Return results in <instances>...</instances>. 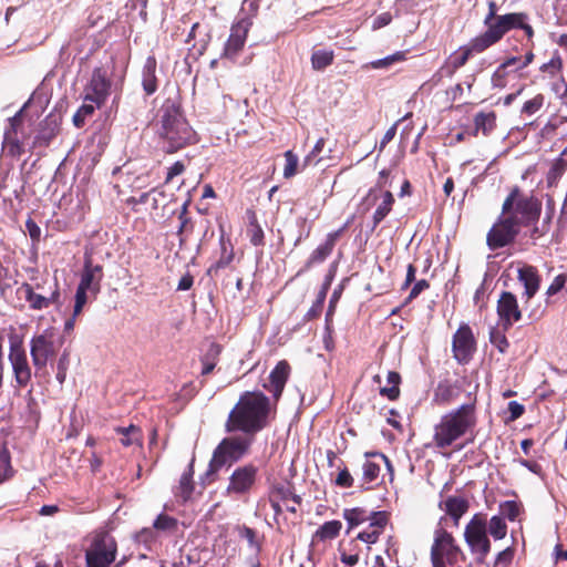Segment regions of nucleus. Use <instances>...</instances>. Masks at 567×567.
Wrapping results in <instances>:
<instances>
[{
  "instance_id": "50",
  "label": "nucleus",
  "mask_w": 567,
  "mask_h": 567,
  "mask_svg": "<svg viewBox=\"0 0 567 567\" xmlns=\"http://www.w3.org/2000/svg\"><path fill=\"white\" fill-rule=\"evenodd\" d=\"M135 539L140 544H144L146 547H151V544L155 542L156 535H155V528L146 527L143 528L141 532H138L135 536Z\"/></svg>"
},
{
  "instance_id": "5",
  "label": "nucleus",
  "mask_w": 567,
  "mask_h": 567,
  "mask_svg": "<svg viewBox=\"0 0 567 567\" xmlns=\"http://www.w3.org/2000/svg\"><path fill=\"white\" fill-rule=\"evenodd\" d=\"M254 441V435H238L225 437L216 446L213 457L205 473V478L209 482L215 481V475L225 466L229 467L239 461L249 450Z\"/></svg>"
},
{
  "instance_id": "16",
  "label": "nucleus",
  "mask_w": 567,
  "mask_h": 567,
  "mask_svg": "<svg viewBox=\"0 0 567 567\" xmlns=\"http://www.w3.org/2000/svg\"><path fill=\"white\" fill-rule=\"evenodd\" d=\"M474 337L467 324L461 326L453 336L452 348L458 362H467L474 351Z\"/></svg>"
},
{
  "instance_id": "57",
  "label": "nucleus",
  "mask_w": 567,
  "mask_h": 567,
  "mask_svg": "<svg viewBox=\"0 0 567 567\" xmlns=\"http://www.w3.org/2000/svg\"><path fill=\"white\" fill-rule=\"evenodd\" d=\"M185 171V165L177 161L167 171L165 183H169L175 176L181 175Z\"/></svg>"
},
{
  "instance_id": "12",
  "label": "nucleus",
  "mask_w": 567,
  "mask_h": 567,
  "mask_svg": "<svg viewBox=\"0 0 567 567\" xmlns=\"http://www.w3.org/2000/svg\"><path fill=\"white\" fill-rule=\"evenodd\" d=\"M258 468L252 464L237 467L229 476L226 493L230 496H243L248 494L257 481Z\"/></svg>"
},
{
  "instance_id": "35",
  "label": "nucleus",
  "mask_w": 567,
  "mask_h": 567,
  "mask_svg": "<svg viewBox=\"0 0 567 567\" xmlns=\"http://www.w3.org/2000/svg\"><path fill=\"white\" fill-rule=\"evenodd\" d=\"M333 61V52L328 50H317L311 55L312 68L321 71L329 66Z\"/></svg>"
},
{
  "instance_id": "58",
  "label": "nucleus",
  "mask_w": 567,
  "mask_h": 567,
  "mask_svg": "<svg viewBox=\"0 0 567 567\" xmlns=\"http://www.w3.org/2000/svg\"><path fill=\"white\" fill-rule=\"evenodd\" d=\"M513 557L514 549L512 547H507L497 554L495 564L508 565L513 560Z\"/></svg>"
},
{
  "instance_id": "19",
  "label": "nucleus",
  "mask_w": 567,
  "mask_h": 567,
  "mask_svg": "<svg viewBox=\"0 0 567 567\" xmlns=\"http://www.w3.org/2000/svg\"><path fill=\"white\" fill-rule=\"evenodd\" d=\"M290 367L287 361H279L271 370L268 378L264 381L262 386L278 400L284 391L288 380Z\"/></svg>"
},
{
  "instance_id": "45",
  "label": "nucleus",
  "mask_w": 567,
  "mask_h": 567,
  "mask_svg": "<svg viewBox=\"0 0 567 567\" xmlns=\"http://www.w3.org/2000/svg\"><path fill=\"white\" fill-rule=\"evenodd\" d=\"M368 520L370 522V529L382 533L388 524V514L385 512H372Z\"/></svg>"
},
{
  "instance_id": "18",
  "label": "nucleus",
  "mask_w": 567,
  "mask_h": 567,
  "mask_svg": "<svg viewBox=\"0 0 567 567\" xmlns=\"http://www.w3.org/2000/svg\"><path fill=\"white\" fill-rule=\"evenodd\" d=\"M103 267L101 265H94L90 257H85L78 287L89 290L93 297H96L101 291Z\"/></svg>"
},
{
  "instance_id": "51",
  "label": "nucleus",
  "mask_w": 567,
  "mask_h": 567,
  "mask_svg": "<svg viewBox=\"0 0 567 567\" xmlns=\"http://www.w3.org/2000/svg\"><path fill=\"white\" fill-rule=\"evenodd\" d=\"M258 8V0H244L237 20L244 17H250L252 20V18L257 14Z\"/></svg>"
},
{
  "instance_id": "38",
  "label": "nucleus",
  "mask_w": 567,
  "mask_h": 567,
  "mask_svg": "<svg viewBox=\"0 0 567 567\" xmlns=\"http://www.w3.org/2000/svg\"><path fill=\"white\" fill-rule=\"evenodd\" d=\"M177 525L176 518L166 514H159L153 523V528L159 532H173L177 528Z\"/></svg>"
},
{
  "instance_id": "53",
  "label": "nucleus",
  "mask_w": 567,
  "mask_h": 567,
  "mask_svg": "<svg viewBox=\"0 0 567 567\" xmlns=\"http://www.w3.org/2000/svg\"><path fill=\"white\" fill-rule=\"evenodd\" d=\"M241 536L247 540L249 546L254 549V551H255L254 556L257 557V554L260 550V544L257 539V534H256L255 529H252L250 527H244V529L241 532Z\"/></svg>"
},
{
  "instance_id": "8",
  "label": "nucleus",
  "mask_w": 567,
  "mask_h": 567,
  "mask_svg": "<svg viewBox=\"0 0 567 567\" xmlns=\"http://www.w3.org/2000/svg\"><path fill=\"white\" fill-rule=\"evenodd\" d=\"M25 106L27 104L8 120L2 141V153L7 156L18 157L24 151L23 111Z\"/></svg>"
},
{
  "instance_id": "60",
  "label": "nucleus",
  "mask_w": 567,
  "mask_h": 567,
  "mask_svg": "<svg viewBox=\"0 0 567 567\" xmlns=\"http://www.w3.org/2000/svg\"><path fill=\"white\" fill-rule=\"evenodd\" d=\"M427 288L429 282L425 279L416 281L409 293L408 301L416 298L423 290Z\"/></svg>"
},
{
  "instance_id": "6",
  "label": "nucleus",
  "mask_w": 567,
  "mask_h": 567,
  "mask_svg": "<svg viewBox=\"0 0 567 567\" xmlns=\"http://www.w3.org/2000/svg\"><path fill=\"white\" fill-rule=\"evenodd\" d=\"M463 555L461 548L449 532L437 528L431 547V561L433 567H453Z\"/></svg>"
},
{
  "instance_id": "17",
  "label": "nucleus",
  "mask_w": 567,
  "mask_h": 567,
  "mask_svg": "<svg viewBox=\"0 0 567 567\" xmlns=\"http://www.w3.org/2000/svg\"><path fill=\"white\" fill-rule=\"evenodd\" d=\"M497 313L504 326V330H508L514 322L522 318V312L518 308L517 298L514 293L504 291L497 302Z\"/></svg>"
},
{
  "instance_id": "24",
  "label": "nucleus",
  "mask_w": 567,
  "mask_h": 567,
  "mask_svg": "<svg viewBox=\"0 0 567 567\" xmlns=\"http://www.w3.org/2000/svg\"><path fill=\"white\" fill-rule=\"evenodd\" d=\"M157 61L154 55H148L142 68V86L146 95L154 94L158 89L156 76Z\"/></svg>"
},
{
  "instance_id": "55",
  "label": "nucleus",
  "mask_w": 567,
  "mask_h": 567,
  "mask_svg": "<svg viewBox=\"0 0 567 567\" xmlns=\"http://www.w3.org/2000/svg\"><path fill=\"white\" fill-rule=\"evenodd\" d=\"M566 167H567V159L557 158L549 169L548 179L553 181V179L559 178L563 175V173L565 172Z\"/></svg>"
},
{
  "instance_id": "64",
  "label": "nucleus",
  "mask_w": 567,
  "mask_h": 567,
  "mask_svg": "<svg viewBox=\"0 0 567 567\" xmlns=\"http://www.w3.org/2000/svg\"><path fill=\"white\" fill-rule=\"evenodd\" d=\"M380 394L389 400H396L400 395V389L398 385L384 386L380 389Z\"/></svg>"
},
{
  "instance_id": "36",
  "label": "nucleus",
  "mask_w": 567,
  "mask_h": 567,
  "mask_svg": "<svg viewBox=\"0 0 567 567\" xmlns=\"http://www.w3.org/2000/svg\"><path fill=\"white\" fill-rule=\"evenodd\" d=\"M506 32L513 29H518L522 25L523 20H527V14L523 12H512L503 16H498Z\"/></svg>"
},
{
  "instance_id": "1",
  "label": "nucleus",
  "mask_w": 567,
  "mask_h": 567,
  "mask_svg": "<svg viewBox=\"0 0 567 567\" xmlns=\"http://www.w3.org/2000/svg\"><path fill=\"white\" fill-rule=\"evenodd\" d=\"M504 217L493 225L487 234V246L491 250L511 244L520 226L535 224L542 212V203L532 195H524L515 187L506 197L503 208Z\"/></svg>"
},
{
  "instance_id": "13",
  "label": "nucleus",
  "mask_w": 567,
  "mask_h": 567,
  "mask_svg": "<svg viewBox=\"0 0 567 567\" xmlns=\"http://www.w3.org/2000/svg\"><path fill=\"white\" fill-rule=\"evenodd\" d=\"M30 354L35 369V377L47 374L48 361L55 354L53 341L45 334L33 337L30 341Z\"/></svg>"
},
{
  "instance_id": "7",
  "label": "nucleus",
  "mask_w": 567,
  "mask_h": 567,
  "mask_svg": "<svg viewBox=\"0 0 567 567\" xmlns=\"http://www.w3.org/2000/svg\"><path fill=\"white\" fill-rule=\"evenodd\" d=\"M464 538L477 563H483L491 550L486 519L475 514L464 530Z\"/></svg>"
},
{
  "instance_id": "32",
  "label": "nucleus",
  "mask_w": 567,
  "mask_h": 567,
  "mask_svg": "<svg viewBox=\"0 0 567 567\" xmlns=\"http://www.w3.org/2000/svg\"><path fill=\"white\" fill-rule=\"evenodd\" d=\"M457 395V389L449 382H440L435 390V401L440 404H449Z\"/></svg>"
},
{
  "instance_id": "34",
  "label": "nucleus",
  "mask_w": 567,
  "mask_h": 567,
  "mask_svg": "<svg viewBox=\"0 0 567 567\" xmlns=\"http://www.w3.org/2000/svg\"><path fill=\"white\" fill-rule=\"evenodd\" d=\"M504 326L492 327L489 329V342L501 352L505 353L509 347L508 340L505 336Z\"/></svg>"
},
{
  "instance_id": "20",
  "label": "nucleus",
  "mask_w": 567,
  "mask_h": 567,
  "mask_svg": "<svg viewBox=\"0 0 567 567\" xmlns=\"http://www.w3.org/2000/svg\"><path fill=\"white\" fill-rule=\"evenodd\" d=\"M60 130V121L56 115H48L39 125L38 133L30 146V150L37 147H47L51 141L58 135Z\"/></svg>"
},
{
  "instance_id": "61",
  "label": "nucleus",
  "mask_w": 567,
  "mask_h": 567,
  "mask_svg": "<svg viewBox=\"0 0 567 567\" xmlns=\"http://www.w3.org/2000/svg\"><path fill=\"white\" fill-rule=\"evenodd\" d=\"M392 21V14L390 12H383L373 20V29H380L388 25Z\"/></svg>"
},
{
  "instance_id": "47",
  "label": "nucleus",
  "mask_w": 567,
  "mask_h": 567,
  "mask_svg": "<svg viewBox=\"0 0 567 567\" xmlns=\"http://www.w3.org/2000/svg\"><path fill=\"white\" fill-rule=\"evenodd\" d=\"M554 131H558V134L563 138L567 137V116L566 117H560L556 122H549L543 128V132L545 134H549V133H551Z\"/></svg>"
},
{
  "instance_id": "10",
  "label": "nucleus",
  "mask_w": 567,
  "mask_h": 567,
  "mask_svg": "<svg viewBox=\"0 0 567 567\" xmlns=\"http://www.w3.org/2000/svg\"><path fill=\"white\" fill-rule=\"evenodd\" d=\"M18 296H23L25 301L29 303V308L31 310H44L50 306H59L60 302V286L58 280H54L52 285H50V293H38L34 291L33 285L29 282H23L17 289Z\"/></svg>"
},
{
  "instance_id": "29",
  "label": "nucleus",
  "mask_w": 567,
  "mask_h": 567,
  "mask_svg": "<svg viewBox=\"0 0 567 567\" xmlns=\"http://www.w3.org/2000/svg\"><path fill=\"white\" fill-rule=\"evenodd\" d=\"M496 116L493 112H480L474 117V126L476 132L488 135L495 127Z\"/></svg>"
},
{
  "instance_id": "41",
  "label": "nucleus",
  "mask_w": 567,
  "mask_h": 567,
  "mask_svg": "<svg viewBox=\"0 0 567 567\" xmlns=\"http://www.w3.org/2000/svg\"><path fill=\"white\" fill-rule=\"evenodd\" d=\"M343 517L347 520L350 528H353V527L362 524L363 522L368 520L365 511H363L361 508L346 509Z\"/></svg>"
},
{
  "instance_id": "31",
  "label": "nucleus",
  "mask_w": 567,
  "mask_h": 567,
  "mask_svg": "<svg viewBox=\"0 0 567 567\" xmlns=\"http://www.w3.org/2000/svg\"><path fill=\"white\" fill-rule=\"evenodd\" d=\"M476 39H472L466 45L460 48V54L455 56L452 61L453 70H457L461 66L465 65L468 59L475 54L481 53L484 50H478L475 45Z\"/></svg>"
},
{
  "instance_id": "39",
  "label": "nucleus",
  "mask_w": 567,
  "mask_h": 567,
  "mask_svg": "<svg viewBox=\"0 0 567 567\" xmlns=\"http://www.w3.org/2000/svg\"><path fill=\"white\" fill-rule=\"evenodd\" d=\"M342 524L340 520L326 522L318 530V535L322 539H333L341 530Z\"/></svg>"
},
{
  "instance_id": "63",
  "label": "nucleus",
  "mask_w": 567,
  "mask_h": 567,
  "mask_svg": "<svg viewBox=\"0 0 567 567\" xmlns=\"http://www.w3.org/2000/svg\"><path fill=\"white\" fill-rule=\"evenodd\" d=\"M56 280L55 278L54 279H49V278H42L41 281H38L33 285L34 287V291L37 292L40 291L39 293H44V295H48L50 293V285H52V282Z\"/></svg>"
},
{
  "instance_id": "9",
  "label": "nucleus",
  "mask_w": 567,
  "mask_h": 567,
  "mask_svg": "<svg viewBox=\"0 0 567 567\" xmlns=\"http://www.w3.org/2000/svg\"><path fill=\"white\" fill-rule=\"evenodd\" d=\"M116 543L110 535H100L94 538L85 553L86 567H110L115 560Z\"/></svg>"
},
{
  "instance_id": "25",
  "label": "nucleus",
  "mask_w": 567,
  "mask_h": 567,
  "mask_svg": "<svg viewBox=\"0 0 567 567\" xmlns=\"http://www.w3.org/2000/svg\"><path fill=\"white\" fill-rule=\"evenodd\" d=\"M518 62H520V56H511L501 63L492 74V86L496 89H504L507 85V78L511 73L516 72L515 65Z\"/></svg>"
},
{
  "instance_id": "28",
  "label": "nucleus",
  "mask_w": 567,
  "mask_h": 567,
  "mask_svg": "<svg viewBox=\"0 0 567 567\" xmlns=\"http://www.w3.org/2000/svg\"><path fill=\"white\" fill-rule=\"evenodd\" d=\"M468 509V503L462 497H449L445 501V511L454 519L455 524H458L460 518Z\"/></svg>"
},
{
  "instance_id": "42",
  "label": "nucleus",
  "mask_w": 567,
  "mask_h": 567,
  "mask_svg": "<svg viewBox=\"0 0 567 567\" xmlns=\"http://www.w3.org/2000/svg\"><path fill=\"white\" fill-rule=\"evenodd\" d=\"M404 59H405V53L402 51H398V52L390 54L385 58L372 61L370 63V65L372 69H386L396 62L403 61Z\"/></svg>"
},
{
  "instance_id": "30",
  "label": "nucleus",
  "mask_w": 567,
  "mask_h": 567,
  "mask_svg": "<svg viewBox=\"0 0 567 567\" xmlns=\"http://www.w3.org/2000/svg\"><path fill=\"white\" fill-rule=\"evenodd\" d=\"M394 197L391 192L386 190L382 195V203L377 207L373 214V229L386 217L391 212Z\"/></svg>"
},
{
  "instance_id": "37",
  "label": "nucleus",
  "mask_w": 567,
  "mask_h": 567,
  "mask_svg": "<svg viewBox=\"0 0 567 567\" xmlns=\"http://www.w3.org/2000/svg\"><path fill=\"white\" fill-rule=\"evenodd\" d=\"M488 533L494 537V539L504 538L507 533L505 519L497 515L493 516L488 524Z\"/></svg>"
},
{
  "instance_id": "15",
  "label": "nucleus",
  "mask_w": 567,
  "mask_h": 567,
  "mask_svg": "<svg viewBox=\"0 0 567 567\" xmlns=\"http://www.w3.org/2000/svg\"><path fill=\"white\" fill-rule=\"evenodd\" d=\"M9 361L12 367L14 380L19 388H27L31 382V368L24 349L17 343L10 346Z\"/></svg>"
},
{
  "instance_id": "52",
  "label": "nucleus",
  "mask_w": 567,
  "mask_h": 567,
  "mask_svg": "<svg viewBox=\"0 0 567 567\" xmlns=\"http://www.w3.org/2000/svg\"><path fill=\"white\" fill-rule=\"evenodd\" d=\"M563 62L560 55L556 52L555 55L540 66L542 72H547L555 75L561 69Z\"/></svg>"
},
{
  "instance_id": "2",
  "label": "nucleus",
  "mask_w": 567,
  "mask_h": 567,
  "mask_svg": "<svg viewBox=\"0 0 567 567\" xmlns=\"http://www.w3.org/2000/svg\"><path fill=\"white\" fill-rule=\"evenodd\" d=\"M156 134L162 151L174 154L197 142V134L186 120L179 104L166 100L158 111Z\"/></svg>"
},
{
  "instance_id": "23",
  "label": "nucleus",
  "mask_w": 567,
  "mask_h": 567,
  "mask_svg": "<svg viewBox=\"0 0 567 567\" xmlns=\"http://www.w3.org/2000/svg\"><path fill=\"white\" fill-rule=\"evenodd\" d=\"M518 280L524 286L522 298L527 302L539 289V276L533 266H524L518 269Z\"/></svg>"
},
{
  "instance_id": "49",
  "label": "nucleus",
  "mask_w": 567,
  "mask_h": 567,
  "mask_svg": "<svg viewBox=\"0 0 567 567\" xmlns=\"http://www.w3.org/2000/svg\"><path fill=\"white\" fill-rule=\"evenodd\" d=\"M10 455L6 449H0V483L11 474Z\"/></svg>"
},
{
  "instance_id": "56",
  "label": "nucleus",
  "mask_w": 567,
  "mask_h": 567,
  "mask_svg": "<svg viewBox=\"0 0 567 567\" xmlns=\"http://www.w3.org/2000/svg\"><path fill=\"white\" fill-rule=\"evenodd\" d=\"M380 535H381V533H379L374 529H370V525H369L367 529H364L358 534L357 538L367 544H374L378 540Z\"/></svg>"
},
{
  "instance_id": "3",
  "label": "nucleus",
  "mask_w": 567,
  "mask_h": 567,
  "mask_svg": "<svg viewBox=\"0 0 567 567\" xmlns=\"http://www.w3.org/2000/svg\"><path fill=\"white\" fill-rule=\"evenodd\" d=\"M269 410L270 401L267 395L259 391H246L230 411L226 430L255 435L266 426Z\"/></svg>"
},
{
  "instance_id": "4",
  "label": "nucleus",
  "mask_w": 567,
  "mask_h": 567,
  "mask_svg": "<svg viewBox=\"0 0 567 567\" xmlns=\"http://www.w3.org/2000/svg\"><path fill=\"white\" fill-rule=\"evenodd\" d=\"M476 425L475 404L465 403L444 414L434 429V441L437 447L451 446L456 440L472 431Z\"/></svg>"
},
{
  "instance_id": "21",
  "label": "nucleus",
  "mask_w": 567,
  "mask_h": 567,
  "mask_svg": "<svg viewBox=\"0 0 567 567\" xmlns=\"http://www.w3.org/2000/svg\"><path fill=\"white\" fill-rule=\"evenodd\" d=\"M348 224L343 225L340 229L329 233L323 244L319 245L310 255L306 262V268H310L313 265L323 262L332 252L337 240L342 235Z\"/></svg>"
},
{
  "instance_id": "59",
  "label": "nucleus",
  "mask_w": 567,
  "mask_h": 567,
  "mask_svg": "<svg viewBox=\"0 0 567 567\" xmlns=\"http://www.w3.org/2000/svg\"><path fill=\"white\" fill-rule=\"evenodd\" d=\"M508 412L511 414V420H517L523 415L525 412V408L523 404L518 403L517 401H511L508 403Z\"/></svg>"
},
{
  "instance_id": "48",
  "label": "nucleus",
  "mask_w": 567,
  "mask_h": 567,
  "mask_svg": "<svg viewBox=\"0 0 567 567\" xmlns=\"http://www.w3.org/2000/svg\"><path fill=\"white\" fill-rule=\"evenodd\" d=\"M286 165L284 168V176L286 178L292 177L297 173L298 167V156L295 155L291 151H287L285 153Z\"/></svg>"
},
{
  "instance_id": "11",
  "label": "nucleus",
  "mask_w": 567,
  "mask_h": 567,
  "mask_svg": "<svg viewBox=\"0 0 567 567\" xmlns=\"http://www.w3.org/2000/svg\"><path fill=\"white\" fill-rule=\"evenodd\" d=\"M250 27V17H244L236 20V22L230 28V34L227 42L225 43L221 58L227 59L234 63L237 62L238 54L246 43Z\"/></svg>"
},
{
  "instance_id": "27",
  "label": "nucleus",
  "mask_w": 567,
  "mask_h": 567,
  "mask_svg": "<svg viewBox=\"0 0 567 567\" xmlns=\"http://www.w3.org/2000/svg\"><path fill=\"white\" fill-rule=\"evenodd\" d=\"M193 461L190 462L188 470L183 473L179 480V485L176 491V496L181 497L183 502H187L194 491V483H193Z\"/></svg>"
},
{
  "instance_id": "44",
  "label": "nucleus",
  "mask_w": 567,
  "mask_h": 567,
  "mask_svg": "<svg viewBox=\"0 0 567 567\" xmlns=\"http://www.w3.org/2000/svg\"><path fill=\"white\" fill-rule=\"evenodd\" d=\"M544 95L537 94L533 99L526 101L522 107V114L532 116L536 114L544 105Z\"/></svg>"
},
{
  "instance_id": "33",
  "label": "nucleus",
  "mask_w": 567,
  "mask_h": 567,
  "mask_svg": "<svg viewBox=\"0 0 567 567\" xmlns=\"http://www.w3.org/2000/svg\"><path fill=\"white\" fill-rule=\"evenodd\" d=\"M116 432L122 435L120 439L122 445L132 446L134 444H141V430L135 425L127 427H117Z\"/></svg>"
},
{
  "instance_id": "54",
  "label": "nucleus",
  "mask_w": 567,
  "mask_h": 567,
  "mask_svg": "<svg viewBox=\"0 0 567 567\" xmlns=\"http://www.w3.org/2000/svg\"><path fill=\"white\" fill-rule=\"evenodd\" d=\"M336 484L343 488H350L353 486V477L350 474L349 470L347 467H343L339 471L338 476L336 478Z\"/></svg>"
},
{
  "instance_id": "46",
  "label": "nucleus",
  "mask_w": 567,
  "mask_h": 567,
  "mask_svg": "<svg viewBox=\"0 0 567 567\" xmlns=\"http://www.w3.org/2000/svg\"><path fill=\"white\" fill-rule=\"evenodd\" d=\"M89 295H91L89 290L76 287L72 311L74 312V317H79L82 313V310L87 302Z\"/></svg>"
},
{
  "instance_id": "14",
  "label": "nucleus",
  "mask_w": 567,
  "mask_h": 567,
  "mask_svg": "<svg viewBox=\"0 0 567 567\" xmlns=\"http://www.w3.org/2000/svg\"><path fill=\"white\" fill-rule=\"evenodd\" d=\"M110 89L111 82L107 79L106 71L96 68L93 70L91 79L85 86L84 101L93 102L97 107H101L110 94Z\"/></svg>"
},
{
  "instance_id": "40",
  "label": "nucleus",
  "mask_w": 567,
  "mask_h": 567,
  "mask_svg": "<svg viewBox=\"0 0 567 567\" xmlns=\"http://www.w3.org/2000/svg\"><path fill=\"white\" fill-rule=\"evenodd\" d=\"M380 474V465L375 462L367 460L362 465V481L363 484H370L374 482Z\"/></svg>"
},
{
  "instance_id": "43",
  "label": "nucleus",
  "mask_w": 567,
  "mask_h": 567,
  "mask_svg": "<svg viewBox=\"0 0 567 567\" xmlns=\"http://www.w3.org/2000/svg\"><path fill=\"white\" fill-rule=\"evenodd\" d=\"M249 240L254 246L264 245V230L260 225L257 223L255 216L252 217L249 228L247 230Z\"/></svg>"
},
{
  "instance_id": "26",
  "label": "nucleus",
  "mask_w": 567,
  "mask_h": 567,
  "mask_svg": "<svg viewBox=\"0 0 567 567\" xmlns=\"http://www.w3.org/2000/svg\"><path fill=\"white\" fill-rule=\"evenodd\" d=\"M234 259V251L231 245L226 243L224 238L220 240V256L219 258L209 266L207 275L210 277L217 276L218 271L228 267Z\"/></svg>"
},
{
  "instance_id": "62",
  "label": "nucleus",
  "mask_w": 567,
  "mask_h": 567,
  "mask_svg": "<svg viewBox=\"0 0 567 567\" xmlns=\"http://www.w3.org/2000/svg\"><path fill=\"white\" fill-rule=\"evenodd\" d=\"M25 227L32 240L40 239L41 229L33 219L29 218L25 221Z\"/></svg>"
},
{
  "instance_id": "22",
  "label": "nucleus",
  "mask_w": 567,
  "mask_h": 567,
  "mask_svg": "<svg viewBox=\"0 0 567 567\" xmlns=\"http://www.w3.org/2000/svg\"><path fill=\"white\" fill-rule=\"evenodd\" d=\"M484 25L487 28V30L475 38V45L478 50H487L497 43L506 33L498 17L492 20L491 23Z\"/></svg>"
}]
</instances>
